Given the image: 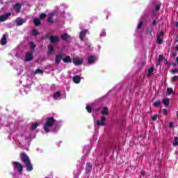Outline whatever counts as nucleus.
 Instances as JSON below:
<instances>
[{
  "label": "nucleus",
  "mask_w": 178,
  "mask_h": 178,
  "mask_svg": "<svg viewBox=\"0 0 178 178\" xmlns=\"http://www.w3.org/2000/svg\"><path fill=\"white\" fill-rule=\"evenodd\" d=\"M55 123H56V120L54 117H48L43 127L44 131L49 133V127H52Z\"/></svg>",
  "instance_id": "obj_1"
},
{
  "label": "nucleus",
  "mask_w": 178,
  "mask_h": 178,
  "mask_svg": "<svg viewBox=\"0 0 178 178\" xmlns=\"http://www.w3.org/2000/svg\"><path fill=\"white\" fill-rule=\"evenodd\" d=\"M46 38L49 40L51 44H56L57 42H59L60 41V38H59V36L58 35L51 36V33H47L46 35Z\"/></svg>",
  "instance_id": "obj_2"
},
{
  "label": "nucleus",
  "mask_w": 178,
  "mask_h": 178,
  "mask_svg": "<svg viewBox=\"0 0 178 178\" xmlns=\"http://www.w3.org/2000/svg\"><path fill=\"white\" fill-rule=\"evenodd\" d=\"M19 156L23 163H27V162H30V158H29V156H27V154L24 152H22L20 153Z\"/></svg>",
  "instance_id": "obj_3"
},
{
  "label": "nucleus",
  "mask_w": 178,
  "mask_h": 178,
  "mask_svg": "<svg viewBox=\"0 0 178 178\" xmlns=\"http://www.w3.org/2000/svg\"><path fill=\"white\" fill-rule=\"evenodd\" d=\"M13 165H14V168L18 170L19 173H21V172H23L24 166L20 163H19L18 161H14Z\"/></svg>",
  "instance_id": "obj_4"
},
{
  "label": "nucleus",
  "mask_w": 178,
  "mask_h": 178,
  "mask_svg": "<svg viewBox=\"0 0 178 178\" xmlns=\"http://www.w3.org/2000/svg\"><path fill=\"white\" fill-rule=\"evenodd\" d=\"M63 60V53H59L56 55L55 57V63L56 65H59L60 63V61Z\"/></svg>",
  "instance_id": "obj_5"
},
{
  "label": "nucleus",
  "mask_w": 178,
  "mask_h": 178,
  "mask_svg": "<svg viewBox=\"0 0 178 178\" xmlns=\"http://www.w3.org/2000/svg\"><path fill=\"white\" fill-rule=\"evenodd\" d=\"M72 62L75 66H81V64L84 62V60H83V58H74L72 59Z\"/></svg>",
  "instance_id": "obj_6"
},
{
  "label": "nucleus",
  "mask_w": 178,
  "mask_h": 178,
  "mask_svg": "<svg viewBox=\"0 0 178 178\" xmlns=\"http://www.w3.org/2000/svg\"><path fill=\"white\" fill-rule=\"evenodd\" d=\"M34 59V56H33V54L30 52H26L25 54V62H31Z\"/></svg>",
  "instance_id": "obj_7"
},
{
  "label": "nucleus",
  "mask_w": 178,
  "mask_h": 178,
  "mask_svg": "<svg viewBox=\"0 0 178 178\" xmlns=\"http://www.w3.org/2000/svg\"><path fill=\"white\" fill-rule=\"evenodd\" d=\"M106 122V117L102 116L100 120L97 121V124L98 126H105Z\"/></svg>",
  "instance_id": "obj_8"
},
{
  "label": "nucleus",
  "mask_w": 178,
  "mask_h": 178,
  "mask_svg": "<svg viewBox=\"0 0 178 178\" xmlns=\"http://www.w3.org/2000/svg\"><path fill=\"white\" fill-rule=\"evenodd\" d=\"M13 8L16 13H20V10H22V4L17 3L13 5Z\"/></svg>",
  "instance_id": "obj_9"
},
{
  "label": "nucleus",
  "mask_w": 178,
  "mask_h": 178,
  "mask_svg": "<svg viewBox=\"0 0 178 178\" xmlns=\"http://www.w3.org/2000/svg\"><path fill=\"white\" fill-rule=\"evenodd\" d=\"M9 16H12L11 13H7L4 15L0 16V22H5L6 20H8L9 19Z\"/></svg>",
  "instance_id": "obj_10"
},
{
  "label": "nucleus",
  "mask_w": 178,
  "mask_h": 178,
  "mask_svg": "<svg viewBox=\"0 0 178 178\" xmlns=\"http://www.w3.org/2000/svg\"><path fill=\"white\" fill-rule=\"evenodd\" d=\"M87 33H88V30H84L80 32L79 38L81 41H84V38L86 35H87Z\"/></svg>",
  "instance_id": "obj_11"
},
{
  "label": "nucleus",
  "mask_w": 178,
  "mask_h": 178,
  "mask_svg": "<svg viewBox=\"0 0 178 178\" xmlns=\"http://www.w3.org/2000/svg\"><path fill=\"white\" fill-rule=\"evenodd\" d=\"M92 170V165L91 163L87 162L86 166V173L90 174V172Z\"/></svg>",
  "instance_id": "obj_12"
},
{
  "label": "nucleus",
  "mask_w": 178,
  "mask_h": 178,
  "mask_svg": "<svg viewBox=\"0 0 178 178\" xmlns=\"http://www.w3.org/2000/svg\"><path fill=\"white\" fill-rule=\"evenodd\" d=\"M26 164V169L27 172H31L33 170V164H31V161H28L27 163H25Z\"/></svg>",
  "instance_id": "obj_13"
},
{
  "label": "nucleus",
  "mask_w": 178,
  "mask_h": 178,
  "mask_svg": "<svg viewBox=\"0 0 178 178\" xmlns=\"http://www.w3.org/2000/svg\"><path fill=\"white\" fill-rule=\"evenodd\" d=\"M72 80L76 84H80V81H81V78H80V76L79 75H75L73 76Z\"/></svg>",
  "instance_id": "obj_14"
},
{
  "label": "nucleus",
  "mask_w": 178,
  "mask_h": 178,
  "mask_svg": "<svg viewBox=\"0 0 178 178\" xmlns=\"http://www.w3.org/2000/svg\"><path fill=\"white\" fill-rule=\"evenodd\" d=\"M63 61L64 63H72V57L66 56L65 58H63Z\"/></svg>",
  "instance_id": "obj_15"
},
{
  "label": "nucleus",
  "mask_w": 178,
  "mask_h": 178,
  "mask_svg": "<svg viewBox=\"0 0 178 178\" xmlns=\"http://www.w3.org/2000/svg\"><path fill=\"white\" fill-rule=\"evenodd\" d=\"M88 62L89 65H92L95 62V56H89L88 58Z\"/></svg>",
  "instance_id": "obj_16"
},
{
  "label": "nucleus",
  "mask_w": 178,
  "mask_h": 178,
  "mask_svg": "<svg viewBox=\"0 0 178 178\" xmlns=\"http://www.w3.org/2000/svg\"><path fill=\"white\" fill-rule=\"evenodd\" d=\"M0 42H1V44L2 45H6L7 38H6V35L5 34L3 35L2 38H1Z\"/></svg>",
  "instance_id": "obj_17"
},
{
  "label": "nucleus",
  "mask_w": 178,
  "mask_h": 178,
  "mask_svg": "<svg viewBox=\"0 0 178 178\" xmlns=\"http://www.w3.org/2000/svg\"><path fill=\"white\" fill-rule=\"evenodd\" d=\"M48 49L49 55H52L54 54V51H55V49L54 48V46L52 44L48 45Z\"/></svg>",
  "instance_id": "obj_18"
},
{
  "label": "nucleus",
  "mask_w": 178,
  "mask_h": 178,
  "mask_svg": "<svg viewBox=\"0 0 178 178\" xmlns=\"http://www.w3.org/2000/svg\"><path fill=\"white\" fill-rule=\"evenodd\" d=\"M102 115H109V110L108 109V107H104L103 110L102 111Z\"/></svg>",
  "instance_id": "obj_19"
},
{
  "label": "nucleus",
  "mask_w": 178,
  "mask_h": 178,
  "mask_svg": "<svg viewBox=\"0 0 178 178\" xmlns=\"http://www.w3.org/2000/svg\"><path fill=\"white\" fill-rule=\"evenodd\" d=\"M154 70H155V68H154V67L149 68L148 72H147V77H151V76H152V74L154 73Z\"/></svg>",
  "instance_id": "obj_20"
},
{
  "label": "nucleus",
  "mask_w": 178,
  "mask_h": 178,
  "mask_svg": "<svg viewBox=\"0 0 178 178\" xmlns=\"http://www.w3.org/2000/svg\"><path fill=\"white\" fill-rule=\"evenodd\" d=\"M16 23L17 26H23V19L20 17H17L16 19Z\"/></svg>",
  "instance_id": "obj_21"
},
{
  "label": "nucleus",
  "mask_w": 178,
  "mask_h": 178,
  "mask_svg": "<svg viewBox=\"0 0 178 178\" xmlns=\"http://www.w3.org/2000/svg\"><path fill=\"white\" fill-rule=\"evenodd\" d=\"M33 23H34L35 26L38 27V26H40V24H41V21L38 18H35L33 20Z\"/></svg>",
  "instance_id": "obj_22"
},
{
  "label": "nucleus",
  "mask_w": 178,
  "mask_h": 178,
  "mask_svg": "<svg viewBox=\"0 0 178 178\" xmlns=\"http://www.w3.org/2000/svg\"><path fill=\"white\" fill-rule=\"evenodd\" d=\"M44 74V70H40V68L36 69L35 71V74Z\"/></svg>",
  "instance_id": "obj_23"
},
{
  "label": "nucleus",
  "mask_w": 178,
  "mask_h": 178,
  "mask_svg": "<svg viewBox=\"0 0 178 178\" xmlns=\"http://www.w3.org/2000/svg\"><path fill=\"white\" fill-rule=\"evenodd\" d=\"M163 103L164 104V105H165V106H168V105L170 104L169 98L163 99Z\"/></svg>",
  "instance_id": "obj_24"
},
{
  "label": "nucleus",
  "mask_w": 178,
  "mask_h": 178,
  "mask_svg": "<svg viewBox=\"0 0 178 178\" xmlns=\"http://www.w3.org/2000/svg\"><path fill=\"white\" fill-rule=\"evenodd\" d=\"M37 127H38V123L35 122V123L31 124V130H35Z\"/></svg>",
  "instance_id": "obj_25"
},
{
  "label": "nucleus",
  "mask_w": 178,
  "mask_h": 178,
  "mask_svg": "<svg viewBox=\"0 0 178 178\" xmlns=\"http://www.w3.org/2000/svg\"><path fill=\"white\" fill-rule=\"evenodd\" d=\"M69 38V35L67 33H65L61 35V40H63V41H66Z\"/></svg>",
  "instance_id": "obj_26"
},
{
  "label": "nucleus",
  "mask_w": 178,
  "mask_h": 178,
  "mask_svg": "<svg viewBox=\"0 0 178 178\" xmlns=\"http://www.w3.org/2000/svg\"><path fill=\"white\" fill-rule=\"evenodd\" d=\"M54 98H59L60 97V91H57L53 95Z\"/></svg>",
  "instance_id": "obj_27"
},
{
  "label": "nucleus",
  "mask_w": 178,
  "mask_h": 178,
  "mask_svg": "<svg viewBox=\"0 0 178 178\" xmlns=\"http://www.w3.org/2000/svg\"><path fill=\"white\" fill-rule=\"evenodd\" d=\"M174 140H175V143L172 144V145H173L174 147H177V145H178V137H177V136H175V137L174 138Z\"/></svg>",
  "instance_id": "obj_28"
},
{
  "label": "nucleus",
  "mask_w": 178,
  "mask_h": 178,
  "mask_svg": "<svg viewBox=\"0 0 178 178\" xmlns=\"http://www.w3.org/2000/svg\"><path fill=\"white\" fill-rule=\"evenodd\" d=\"M167 94H168V95H170L173 94V88H168L167 89Z\"/></svg>",
  "instance_id": "obj_29"
},
{
  "label": "nucleus",
  "mask_w": 178,
  "mask_h": 178,
  "mask_svg": "<svg viewBox=\"0 0 178 178\" xmlns=\"http://www.w3.org/2000/svg\"><path fill=\"white\" fill-rule=\"evenodd\" d=\"M86 111L88 113H91L92 112V107L91 106H86Z\"/></svg>",
  "instance_id": "obj_30"
},
{
  "label": "nucleus",
  "mask_w": 178,
  "mask_h": 178,
  "mask_svg": "<svg viewBox=\"0 0 178 178\" xmlns=\"http://www.w3.org/2000/svg\"><path fill=\"white\" fill-rule=\"evenodd\" d=\"M152 31H154L152 28H147V34H149V35H151V37H152Z\"/></svg>",
  "instance_id": "obj_31"
},
{
  "label": "nucleus",
  "mask_w": 178,
  "mask_h": 178,
  "mask_svg": "<svg viewBox=\"0 0 178 178\" xmlns=\"http://www.w3.org/2000/svg\"><path fill=\"white\" fill-rule=\"evenodd\" d=\"M161 104H162V102H161V100L156 101L154 103V106H156V108H158V106H159Z\"/></svg>",
  "instance_id": "obj_32"
},
{
  "label": "nucleus",
  "mask_w": 178,
  "mask_h": 178,
  "mask_svg": "<svg viewBox=\"0 0 178 178\" xmlns=\"http://www.w3.org/2000/svg\"><path fill=\"white\" fill-rule=\"evenodd\" d=\"M158 118H159V115L155 114L154 116L151 117V119H152V120H153V122H155V120H156V119H158Z\"/></svg>",
  "instance_id": "obj_33"
},
{
  "label": "nucleus",
  "mask_w": 178,
  "mask_h": 178,
  "mask_svg": "<svg viewBox=\"0 0 178 178\" xmlns=\"http://www.w3.org/2000/svg\"><path fill=\"white\" fill-rule=\"evenodd\" d=\"M46 17H47V14L45 13H42L40 15V20H44Z\"/></svg>",
  "instance_id": "obj_34"
},
{
  "label": "nucleus",
  "mask_w": 178,
  "mask_h": 178,
  "mask_svg": "<svg viewBox=\"0 0 178 178\" xmlns=\"http://www.w3.org/2000/svg\"><path fill=\"white\" fill-rule=\"evenodd\" d=\"M36 47L37 46L35 45V44H34V42H30L31 49H35Z\"/></svg>",
  "instance_id": "obj_35"
},
{
  "label": "nucleus",
  "mask_w": 178,
  "mask_h": 178,
  "mask_svg": "<svg viewBox=\"0 0 178 178\" xmlns=\"http://www.w3.org/2000/svg\"><path fill=\"white\" fill-rule=\"evenodd\" d=\"M162 42H163V40L161 38V36H157V43L161 44Z\"/></svg>",
  "instance_id": "obj_36"
},
{
  "label": "nucleus",
  "mask_w": 178,
  "mask_h": 178,
  "mask_svg": "<svg viewBox=\"0 0 178 178\" xmlns=\"http://www.w3.org/2000/svg\"><path fill=\"white\" fill-rule=\"evenodd\" d=\"M38 34H39V32H38V31H37V29H33V31H32V35H38Z\"/></svg>",
  "instance_id": "obj_37"
},
{
  "label": "nucleus",
  "mask_w": 178,
  "mask_h": 178,
  "mask_svg": "<svg viewBox=\"0 0 178 178\" xmlns=\"http://www.w3.org/2000/svg\"><path fill=\"white\" fill-rule=\"evenodd\" d=\"M143 24H144V22L140 21L138 24V29L140 30L141 29V27H143Z\"/></svg>",
  "instance_id": "obj_38"
},
{
  "label": "nucleus",
  "mask_w": 178,
  "mask_h": 178,
  "mask_svg": "<svg viewBox=\"0 0 178 178\" xmlns=\"http://www.w3.org/2000/svg\"><path fill=\"white\" fill-rule=\"evenodd\" d=\"M165 60V57H163V55L161 54L159 56V59L158 60L159 62H162V60Z\"/></svg>",
  "instance_id": "obj_39"
},
{
  "label": "nucleus",
  "mask_w": 178,
  "mask_h": 178,
  "mask_svg": "<svg viewBox=\"0 0 178 178\" xmlns=\"http://www.w3.org/2000/svg\"><path fill=\"white\" fill-rule=\"evenodd\" d=\"M178 76H174L172 77L171 80L173 83H175V81H177Z\"/></svg>",
  "instance_id": "obj_40"
},
{
  "label": "nucleus",
  "mask_w": 178,
  "mask_h": 178,
  "mask_svg": "<svg viewBox=\"0 0 178 178\" xmlns=\"http://www.w3.org/2000/svg\"><path fill=\"white\" fill-rule=\"evenodd\" d=\"M47 22H48L49 23H54V19L52 18V17H49L47 18Z\"/></svg>",
  "instance_id": "obj_41"
},
{
  "label": "nucleus",
  "mask_w": 178,
  "mask_h": 178,
  "mask_svg": "<svg viewBox=\"0 0 178 178\" xmlns=\"http://www.w3.org/2000/svg\"><path fill=\"white\" fill-rule=\"evenodd\" d=\"M159 9H161V6L156 5V6H155V10H156V12H158V10H159Z\"/></svg>",
  "instance_id": "obj_42"
},
{
  "label": "nucleus",
  "mask_w": 178,
  "mask_h": 178,
  "mask_svg": "<svg viewBox=\"0 0 178 178\" xmlns=\"http://www.w3.org/2000/svg\"><path fill=\"white\" fill-rule=\"evenodd\" d=\"M163 115H165V116H166V115H168V109L164 108L163 110Z\"/></svg>",
  "instance_id": "obj_43"
},
{
  "label": "nucleus",
  "mask_w": 178,
  "mask_h": 178,
  "mask_svg": "<svg viewBox=\"0 0 178 178\" xmlns=\"http://www.w3.org/2000/svg\"><path fill=\"white\" fill-rule=\"evenodd\" d=\"M177 72H178V70L177 69H172V70H171V72L172 73H173V74H175V73H177Z\"/></svg>",
  "instance_id": "obj_44"
},
{
  "label": "nucleus",
  "mask_w": 178,
  "mask_h": 178,
  "mask_svg": "<svg viewBox=\"0 0 178 178\" xmlns=\"http://www.w3.org/2000/svg\"><path fill=\"white\" fill-rule=\"evenodd\" d=\"M164 35H165V33L163 31H161V32H160L159 36L161 37V36Z\"/></svg>",
  "instance_id": "obj_45"
},
{
  "label": "nucleus",
  "mask_w": 178,
  "mask_h": 178,
  "mask_svg": "<svg viewBox=\"0 0 178 178\" xmlns=\"http://www.w3.org/2000/svg\"><path fill=\"white\" fill-rule=\"evenodd\" d=\"M161 65V61H159V60H157L156 63V66H159Z\"/></svg>",
  "instance_id": "obj_46"
},
{
  "label": "nucleus",
  "mask_w": 178,
  "mask_h": 178,
  "mask_svg": "<svg viewBox=\"0 0 178 178\" xmlns=\"http://www.w3.org/2000/svg\"><path fill=\"white\" fill-rule=\"evenodd\" d=\"M141 176H143L144 177V176H145V172L143 171L140 172Z\"/></svg>",
  "instance_id": "obj_47"
},
{
  "label": "nucleus",
  "mask_w": 178,
  "mask_h": 178,
  "mask_svg": "<svg viewBox=\"0 0 178 178\" xmlns=\"http://www.w3.org/2000/svg\"><path fill=\"white\" fill-rule=\"evenodd\" d=\"M169 127L170 128L173 127V122H170Z\"/></svg>",
  "instance_id": "obj_48"
},
{
  "label": "nucleus",
  "mask_w": 178,
  "mask_h": 178,
  "mask_svg": "<svg viewBox=\"0 0 178 178\" xmlns=\"http://www.w3.org/2000/svg\"><path fill=\"white\" fill-rule=\"evenodd\" d=\"M153 26H156V21L154 20L152 22Z\"/></svg>",
  "instance_id": "obj_49"
},
{
  "label": "nucleus",
  "mask_w": 178,
  "mask_h": 178,
  "mask_svg": "<svg viewBox=\"0 0 178 178\" xmlns=\"http://www.w3.org/2000/svg\"><path fill=\"white\" fill-rule=\"evenodd\" d=\"M100 35H101V37H105V35H106V33H101Z\"/></svg>",
  "instance_id": "obj_50"
},
{
  "label": "nucleus",
  "mask_w": 178,
  "mask_h": 178,
  "mask_svg": "<svg viewBox=\"0 0 178 178\" xmlns=\"http://www.w3.org/2000/svg\"><path fill=\"white\" fill-rule=\"evenodd\" d=\"M177 63H178V56L176 58Z\"/></svg>",
  "instance_id": "obj_51"
},
{
  "label": "nucleus",
  "mask_w": 178,
  "mask_h": 178,
  "mask_svg": "<svg viewBox=\"0 0 178 178\" xmlns=\"http://www.w3.org/2000/svg\"><path fill=\"white\" fill-rule=\"evenodd\" d=\"M176 26H177V27H178V22H176Z\"/></svg>",
  "instance_id": "obj_52"
},
{
  "label": "nucleus",
  "mask_w": 178,
  "mask_h": 178,
  "mask_svg": "<svg viewBox=\"0 0 178 178\" xmlns=\"http://www.w3.org/2000/svg\"><path fill=\"white\" fill-rule=\"evenodd\" d=\"M177 118H178V111H177Z\"/></svg>",
  "instance_id": "obj_53"
}]
</instances>
